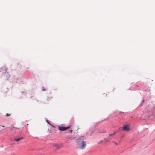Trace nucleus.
Instances as JSON below:
<instances>
[{
  "mask_svg": "<svg viewBox=\"0 0 155 155\" xmlns=\"http://www.w3.org/2000/svg\"><path fill=\"white\" fill-rule=\"evenodd\" d=\"M83 140L84 139H83L81 142H80L81 141H78V142L79 143V146L80 148L82 150L85 149L86 146V143Z\"/></svg>",
  "mask_w": 155,
  "mask_h": 155,
  "instance_id": "1",
  "label": "nucleus"
},
{
  "mask_svg": "<svg viewBox=\"0 0 155 155\" xmlns=\"http://www.w3.org/2000/svg\"><path fill=\"white\" fill-rule=\"evenodd\" d=\"M52 145L54 147H55L57 149H59L62 147V145L61 144L54 143Z\"/></svg>",
  "mask_w": 155,
  "mask_h": 155,
  "instance_id": "2",
  "label": "nucleus"
},
{
  "mask_svg": "<svg viewBox=\"0 0 155 155\" xmlns=\"http://www.w3.org/2000/svg\"><path fill=\"white\" fill-rule=\"evenodd\" d=\"M123 130L127 132L130 131V126L129 125H125L123 126Z\"/></svg>",
  "mask_w": 155,
  "mask_h": 155,
  "instance_id": "3",
  "label": "nucleus"
},
{
  "mask_svg": "<svg viewBox=\"0 0 155 155\" xmlns=\"http://www.w3.org/2000/svg\"><path fill=\"white\" fill-rule=\"evenodd\" d=\"M7 69L6 67H3L0 69V72H1L2 74L5 73L7 72Z\"/></svg>",
  "mask_w": 155,
  "mask_h": 155,
  "instance_id": "4",
  "label": "nucleus"
},
{
  "mask_svg": "<svg viewBox=\"0 0 155 155\" xmlns=\"http://www.w3.org/2000/svg\"><path fill=\"white\" fill-rule=\"evenodd\" d=\"M70 126L67 127H64L62 126H59L58 127V130L61 131H64L65 130L68 129L70 128Z\"/></svg>",
  "mask_w": 155,
  "mask_h": 155,
  "instance_id": "5",
  "label": "nucleus"
},
{
  "mask_svg": "<svg viewBox=\"0 0 155 155\" xmlns=\"http://www.w3.org/2000/svg\"><path fill=\"white\" fill-rule=\"evenodd\" d=\"M116 132H115L114 133L112 134H109V139L110 140H111L112 139V137L113 138L114 136L115 135Z\"/></svg>",
  "mask_w": 155,
  "mask_h": 155,
  "instance_id": "6",
  "label": "nucleus"
},
{
  "mask_svg": "<svg viewBox=\"0 0 155 155\" xmlns=\"http://www.w3.org/2000/svg\"><path fill=\"white\" fill-rule=\"evenodd\" d=\"M23 139V137H21L20 138H15L14 139V141H18L20 140H21L22 139Z\"/></svg>",
  "mask_w": 155,
  "mask_h": 155,
  "instance_id": "7",
  "label": "nucleus"
},
{
  "mask_svg": "<svg viewBox=\"0 0 155 155\" xmlns=\"http://www.w3.org/2000/svg\"><path fill=\"white\" fill-rule=\"evenodd\" d=\"M16 128V129H18V128L17 127H14V126L13 125H12L11 126V129H10V130H11V131H12L13 130V129L14 128Z\"/></svg>",
  "mask_w": 155,
  "mask_h": 155,
  "instance_id": "8",
  "label": "nucleus"
},
{
  "mask_svg": "<svg viewBox=\"0 0 155 155\" xmlns=\"http://www.w3.org/2000/svg\"><path fill=\"white\" fill-rule=\"evenodd\" d=\"M113 142L117 146L119 144H120V142H119V143H117L116 142H115L114 141H113Z\"/></svg>",
  "mask_w": 155,
  "mask_h": 155,
  "instance_id": "9",
  "label": "nucleus"
},
{
  "mask_svg": "<svg viewBox=\"0 0 155 155\" xmlns=\"http://www.w3.org/2000/svg\"><path fill=\"white\" fill-rule=\"evenodd\" d=\"M104 139L106 140V141H108V140H110L109 139V137H108L107 138H104Z\"/></svg>",
  "mask_w": 155,
  "mask_h": 155,
  "instance_id": "10",
  "label": "nucleus"
},
{
  "mask_svg": "<svg viewBox=\"0 0 155 155\" xmlns=\"http://www.w3.org/2000/svg\"><path fill=\"white\" fill-rule=\"evenodd\" d=\"M10 114H5V116L6 117H8V116H10Z\"/></svg>",
  "mask_w": 155,
  "mask_h": 155,
  "instance_id": "11",
  "label": "nucleus"
},
{
  "mask_svg": "<svg viewBox=\"0 0 155 155\" xmlns=\"http://www.w3.org/2000/svg\"><path fill=\"white\" fill-rule=\"evenodd\" d=\"M8 77H7V78H6V79H7V80H8V78H9V77H10V75H8Z\"/></svg>",
  "mask_w": 155,
  "mask_h": 155,
  "instance_id": "12",
  "label": "nucleus"
},
{
  "mask_svg": "<svg viewBox=\"0 0 155 155\" xmlns=\"http://www.w3.org/2000/svg\"><path fill=\"white\" fill-rule=\"evenodd\" d=\"M72 130H69L68 132L71 133L72 132Z\"/></svg>",
  "mask_w": 155,
  "mask_h": 155,
  "instance_id": "13",
  "label": "nucleus"
},
{
  "mask_svg": "<svg viewBox=\"0 0 155 155\" xmlns=\"http://www.w3.org/2000/svg\"><path fill=\"white\" fill-rule=\"evenodd\" d=\"M45 89H43V91H45Z\"/></svg>",
  "mask_w": 155,
  "mask_h": 155,
  "instance_id": "14",
  "label": "nucleus"
},
{
  "mask_svg": "<svg viewBox=\"0 0 155 155\" xmlns=\"http://www.w3.org/2000/svg\"><path fill=\"white\" fill-rule=\"evenodd\" d=\"M47 122L48 123V124H49V122H48V121L47 120Z\"/></svg>",
  "mask_w": 155,
  "mask_h": 155,
  "instance_id": "15",
  "label": "nucleus"
},
{
  "mask_svg": "<svg viewBox=\"0 0 155 155\" xmlns=\"http://www.w3.org/2000/svg\"><path fill=\"white\" fill-rule=\"evenodd\" d=\"M102 141H103L102 140H101V142L99 143H100L102 142Z\"/></svg>",
  "mask_w": 155,
  "mask_h": 155,
  "instance_id": "16",
  "label": "nucleus"
},
{
  "mask_svg": "<svg viewBox=\"0 0 155 155\" xmlns=\"http://www.w3.org/2000/svg\"><path fill=\"white\" fill-rule=\"evenodd\" d=\"M2 127H5V126H2Z\"/></svg>",
  "mask_w": 155,
  "mask_h": 155,
  "instance_id": "17",
  "label": "nucleus"
},
{
  "mask_svg": "<svg viewBox=\"0 0 155 155\" xmlns=\"http://www.w3.org/2000/svg\"><path fill=\"white\" fill-rule=\"evenodd\" d=\"M144 100H143V102H144Z\"/></svg>",
  "mask_w": 155,
  "mask_h": 155,
  "instance_id": "18",
  "label": "nucleus"
}]
</instances>
